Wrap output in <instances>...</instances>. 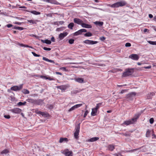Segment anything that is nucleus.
I'll use <instances>...</instances> for the list:
<instances>
[{
  "instance_id": "obj_1",
  "label": "nucleus",
  "mask_w": 156,
  "mask_h": 156,
  "mask_svg": "<svg viewBox=\"0 0 156 156\" xmlns=\"http://www.w3.org/2000/svg\"><path fill=\"white\" fill-rule=\"evenodd\" d=\"M140 115L139 114L136 115L135 117L131 119L124 121L123 124L128 126L130 124H133L136 121L137 119L139 117Z\"/></svg>"
},
{
  "instance_id": "obj_2",
  "label": "nucleus",
  "mask_w": 156,
  "mask_h": 156,
  "mask_svg": "<svg viewBox=\"0 0 156 156\" xmlns=\"http://www.w3.org/2000/svg\"><path fill=\"white\" fill-rule=\"evenodd\" d=\"M126 2L124 1H121L120 2H118L110 5L109 6L113 8H118L119 7H122L126 5Z\"/></svg>"
},
{
  "instance_id": "obj_3",
  "label": "nucleus",
  "mask_w": 156,
  "mask_h": 156,
  "mask_svg": "<svg viewBox=\"0 0 156 156\" xmlns=\"http://www.w3.org/2000/svg\"><path fill=\"white\" fill-rule=\"evenodd\" d=\"M80 123L76 125L75 127V131L74 133V137L76 139H78L79 138L78 135L80 132Z\"/></svg>"
},
{
  "instance_id": "obj_4",
  "label": "nucleus",
  "mask_w": 156,
  "mask_h": 156,
  "mask_svg": "<svg viewBox=\"0 0 156 156\" xmlns=\"http://www.w3.org/2000/svg\"><path fill=\"white\" fill-rule=\"evenodd\" d=\"M133 69H129L123 73L122 76L126 77L132 75L134 72Z\"/></svg>"
},
{
  "instance_id": "obj_5",
  "label": "nucleus",
  "mask_w": 156,
  "mask_h": 156,
  "mask_svg": "<svg viewBox=\"0 0 156 156\" xmlns=\"http://www.w3.org/2000/svg\"><path fill=\"white\" fill-rule=\"evenodd\" d=\"M136 95V93H135L132 92L127 94L126 95V98L128 101L132 100Z\"/></svg>"
},
{
  "instance_id": "obj_6",
  "label": "nucleus",
  "mask_w": 156,
  "mask_h": 156,
  "mask_svg": "<svg viewBox=\"0 0 156 156\" xmlns=\"http://www.w3.org/2000/svg\"><path fill=\"white\" fill-rule=\"evenodd\" d=\"M62 153L64 154L66 156H72V153L68 149H66L62 151Z\"/></svg>"
},
{
  "instance_id": "obj_7",
  "label": "nucleus",
  "mask_w": 156,
  "mask_h": 156,
  "mask_svg": "<svg viewBox=\"0 0 156 156\" xmlns=\"http://www.w3.org/2000/svg\"><path fill=\"white\" fill-rule=\"evenodd\" d=\"M23 84H21L19 86H15L11 87L10 89L15 91L19 90L22 89Z\"/></svg>"
},
{
  "instance_id": "obj_8",
  "label": "nucleus",
  "mask_w": 156,
  "mask_h": 156,
  "mask_svg": "<svg viewBox=\"0 0 156 156\" xmlns=\"http://www.w3.org/2000/svg\"><path fill=\"white\" fill-rule=\"evenodd\" d=\"M129 58L134 60L137 61L139 58V56L137 54H132L129 56Z\"/></svg>"
},
{
  "instance_id": "obj_9",
  "label": "nucleus",
  "mask_w": 156,
  "mask_h": 156,
  "mask_svg": "<svg viewBox=\"0 0 156 156\" xmlns=\"http://www.w3.org/2000/svg\"><path fill=\"white\" fill-rule=\"evenodd\" d=\"M83 43L88 44H97L98 42L97 41H93L89 40H86L83 41Z\"/></svg>"
},
{
  "instance_id": "obj_10",
  "label": "nucleus",
  "mask_w": 156,
  "mask_h": 156,
  "mask_svg": "<svg viewBox=\"0 0 156 156\" xmlns=\"http://www.w3.org/2000/svg\"><path fill=\"white\" fill-rule=\"evenodd\" d=\"M69 86L68 85H62L61 86H59L56 87L58 89H59L62 90H65Z\"/></svg>"
},
{
  "instance_id": "obj_11",
  "label": "nucleus",
  "mask_w": 156,
  "mask_h": 156,
  "mask_svg": "<svg viewBox=\"0 0 156 156\" xmlns=\"http://www.w3.org/2000/svg\"><path fill=\"white\" fill-rule=\"evenodd\" d=\"M36 113L37 114H40L42 115L43 117H48L49 116V115L48 113L42 112L40 111H37L36 112Z\"/></svg>"
},
{
  "instance_id": "obj_12",
  "label": "nucleus",
  "mask_w": 156,
  "mask_h": 156,
  "mask_svg": "<svg viewBox=\"0 0 156 156\" xmlns=\"http://www.w3.org/2000/svg\"><path fill=\"white\" fill-rule=\"evenodd\" d=\"M10 111L13 113L19 114L21 112V110L18 108H15L13 109H10Z\"/></svg>"
},
{
  "instance_id": "obj_13",
  "label": "nucleus",
  "mask_w": 156,
  "mask_h": 156,
  "mask_svg": "<svg viewBox=\"0 0 156 156\" xmlns=\"http://www.w3.org/2000/svg\"><path fill=\"white\" fill-rule=\"evenodd\" d=\"M68 34L66 32H64L62 33H61L59 35L58 37L60 40H62Z\"/></svg>"
},
{
  "instance_id": "obj_14",
  "label": "nucleus",
  "mask_w": 156,
  "mask_h": 156,
  "mask_svg": "<svg viewBox=\"0 0 156 156\" xmlns=\"http://www.w3.org/2000/svg\"><path fill=\"white\" fill-rule=\"evenodd\" d=\"M73 21L75 23L81 25L83 22V21L77 18H75L73 20Z\"/></svg>"
},
{
  "instance_id": "obj_15",
  "label": "nucleus",
  "mask_w": 156,
  "mask_h": 156,
  "mask_svg": "<svg viewBox=\"0 0 156 156\" xmlns=\"http://www.w3.org/2000/svg\"><path fill=\"white\" fill-rule=\"evenodd\" d=\"M82 27L83 28H92V26L90 25L86 24L84 23H82L81 25Z\"/></svg>"
},
{
  "instance_id": "obj_16",
  "label": "nucleus",
  "mask_w": 156,
  "mask_h": 156,
  "mask_svg": "<svg viewBox=\"0 0 156 156\" xmlns=\"http://www.w3.org/2000/svg\"><path fill=\"white\" fill-rule=\"evenodd\" d=\"M74 80L80 83H82L83 82L84 80L83 78L79 77H76L74 78Z\"/></svg>"
},
{
  "instance_id": "obj_17",
  "label": "nucleus",
  "mask_w": 156,
  "mask_h": 156,
  "mask_svg": "<svg viewBox=\"0 0 156 156\" xmlns=\"http://www.w3.org/2000/svg\"><path fill=\"white\" fill-rule=\"evenodd\" d=\"M98 109L96 108H93L92 109L91 115L93 116L96 115V113L98 111Z\"/></svg>"
},
{
  "instance_id": "obj_18",
  "label": "nucleus",
  "mask_w": 156,
  "mask_h": 156,
  "mask_svg": "<svg viewBox=\"0 0 156 156\" xmlns=\"http://www.w3.org/2000/svg\"><path fill=\"white\" fill-rule=\"evenodd\" d=\"M44 103L43 100L42 99L35 100V104L37 105H42Z\"/></svg>"
},
{
  "instance_id": "obj_19",
  "label": "nucleus",
  "mask_w": 156,
  "mask_h": 156,
  "mask_svg": "<svg viewBox=\"0 0 156 156\" xmlns=\"http://www.w3.org/2000/svg\"><path fill=\"white\" fill-rule=\"evenodd\" d=\"M99 138V137H92L89 139L88 141L90 142H93L98 140Z\"/></svg>"
},
{
  "instance_id": "obj_20",
  "label": "nucleus",
  "mask_w": 156,
  "mask_h": 156,
  "mask_svg": "<svg viewBox=\"0 0 156 156\" xmlns=\"http://www.w3.org/2000/svg\"><path fill=\"white\" fill-rule=\"evenodd\" d=\"M28 22L31 24H36L37 22L39 21L38 20H27Z\"/></svg>"
},
{
  "instance_id": "obj_21",
  "label": "nucleus",
  "mask_w": 156,
  "mask_h": 156,
  "mask_svg": "<svg viewBox=\"0 0 156 156\" xmlns=\"http://www.w3.org/2000/svg\"><path fill=\"white\" fill-rule=\"evenodd\" d=\"M94 23L96 25H98L100 27L102 26L103 24V22H102L95 21Z\"/></svg>"
},
{
  "instance_id": "obj_22",
  "label": "nucleus",
  "mask_w": 156,
  "mask_h": 156,
  "mask_svg": "<svg viewBox=\"0 0 156 156\" xmlns=\"http://www.w3.org/2000/svg\"><path fill=\"white\" fill-rule=\"evenodd\" d=\"M155 95V93L154 92L150 93L148 94L147 96V99H151L153 96Z\"/></svg>"
},
{
  "instance_id": "obj_23",
  "label": "nucleus",
  "mask_w": 156,
  "mask_h": 156,
  "mask_svg": "<svg viewBox=\"0 0 156 156\" xmlns=\"http://www.w3.org/2000/svg\"><path fill=\"white\" fill-rule=\"evenodd\" d=\"M68 141V139L66 138H61L60 139L59 142L60 143H62L64 142H67V141Z\"/></svg>"
},
{
  "instance_id": "obj_24",
  "label": "nucleus",
  "mask_w": 156,
  "mask_h": 156,
  "mask_svg": "<svg viewBox=\"0 0 156 156\" xmlns=\"http://www.w3.org/2000/svg\"><path fill=\"white\" fill-rule=\"evenodd\" d=\"M41 41L43 43H46L47 44H50L51 43V41L46 39L45 40H41Z\"/></svg>"
},
{
  "instance_id": "obj_25",
  "label": "nucleus",
  "mask_w": 156,
  "mask_h": 156,
  "mask_svg": "<svg viewBox=\"0 0 156 156\" xmlns=\"http://www.w3.org/2000/svg\"><path fill=\"white\" fill-rule=\"evenodd\" d=\"M43 59L45 61L47 62H50L52 63H55V62L53 60H50L48 59V58H45V57H43Z\"/></svg>"
},
{
  "instance_id": "obj_26",
  "label": "nucleus",
  "mask_w": 156,
  "mask_h": 156,
  "mask_svg": "<svg viewBox=\"0 0 156 156\" xmlns=\"http://www.w3.org/2000/svg\"><path fill=\"white\" fill-rule=\"evenodd\" d=\"M74 26V23H70L68 26L69 28L72 30Z\"/></svg>"
},
{
  "instance_id": "obj_27",
  "label": "nucleus",
  "mask_w": 156,
  "mask_h": 156,
  "mask_svg": "<svg viewBox=\"0 0 156 156\" xmlns=\"http://www.w3.org/2000/svg\"><path fill=\"white\" fill-rule=\"evenodd\" d=\"M108 149L109 150L112 151L115 149L114 146L113 145H109L108 146Z\"/></svg>"
},
{
  "instance_id": "obj_28",
  "label": "nucleus",
  "mask_w": 156,
  "mask_h": 156,
  "mask_svg": "<svg viewBox=\"0 0 156 156\" xmlns=\"http://www.w3.org/2000/svg\"><path fill=\"white\" fill-rule=\"evenodd\" d=\"M82 34V31L81 30V29L78 30V31L75 32L74 34V36H77L81 34Z\"/></svg>"
},
{
  "instance_id": "obj_29",
  "label": "nucleus",
  "mask_w": 156,
  "mask_h": 156,
  "mask_svg": "<svg viewBox=\"0 0 156 156\" xmlns=\"http://www.w3.org/2000/svg\"><path fill=\"white\" fill-rule=\"evenodd\" d=\"M27 101L29 103L35 104V100L31 98L28 99L27 100Z\"/></svg>"
},
{
  "instance_id": "obj_30",
  "label": "nucleus",
  "mask_w": 156,
  "mask_h": 156,
  "mask_svg": "<svg viewBox=\"0 0 156 156\" xmlns=\"http://www.w3.org/2000/svg\"><path fill=\"white\" fill-rule=\"evenodd\" d=\"M12 29H14L18 30H22L24 29V28L23 27L16 26L13 27Z\"/></svg>"
},
{
  "instance_id": "obj_31",
  "label": "nucleus",
  "mask_w": 156,
  "mask_h": 156,
  "mask_svg": "<svg viewBox=\"0 0 156 156\" xmlns=\"http://www.w3.org/2000/svg\"><path fill=\"white\" fill-rule=\"evenodd\" d=\"M30 12L32 13L35 15H40L41 14L40 12H38L34 10L30 11Z\"/></svg>"
},
{
  "instance_id": "obj_32",
  "label": "nucleus",
  "mask_w": 156,
  "mask_h": 156,
  "mask_svg": "<svg viewBox=\"0 0 156 156\" xmlns=\"http://www.w3.org/2000/svg\"><path fill=\"white\" fill-rule=\"evenodd\" d=\"M151 131L149 129H148L146 132V136L147 137H149L150 136Z\"/></svg>"
},
{
  "instance_id": "obj_33",
  "label": "nucleus",
  "mask_w": 156,
  "mask_h": 156,
  "mask_svg": "<svg viewBox=\"0 0 156 156\" xmlns=\"http://www.w3.org/2000/svg\"><path fill=\"white\" fill-rule=\"evenodd\" d=\"M9 151L8 149H5L1 152V154H5L9 153Z\"/></svg>"
},
{
  "instance_id": "obj_34",
  "label": "nucleus",
  "mask_w": 156,
  "mask_h": 156,
  "mask_svg": "<svg viewBox=\"0 0 156 156\" xmlns=\"http://www.w3.org/2000/svg\"><path fill=\"white\" fill-rule=\"evenodd\" d=\"M84 35L85 37H91L92 34L90 32H88L84 34Z\"/></svg>"
},
{
  "instance_id": "obj_35",
  "label": "nucleus",
  "mask_w": 156,
  "mask_h": 156,
  "mask_svg": "<svg viewBox=\"0 0 156 156\" xmlns=\"http://www.w3.org/2000/svg\"><path fill=\"white\" fill-rule=\"evenodd\" d=\"M26 101H24L23 102H19L18 104L17 105L19 106L22 105H24L26 104Z\"/></svg>"
},
{
  "instance_id": "obj_36",
  "label": "nucleus",
  "mask_w": 156,
  "mask_h": 156,
  "mask_svg": "<svg viewBox=\"0 0 156 156\" xmlns=\"http://www.w3.org/2000/svg\"><path fill=\"white\" fill-rule=\"evenodd\" d=\"M22 92L25 94H29L30 93L29 91L27 89H24L23 90Z\"/></svg>"
},
{
  "instance_id": "obj_37",
  "label": "nucleus",
  "mask_w": 156,
  "mask_h": 156,
  "mask_svg": "<svg viewBox=\"0 0 156 156\" xmlns=\"http://www.w3.org/2000/svg\"><path fill=\"white\" fill-rule=\"evenodd\" d=\"M149 43L152 45H156V41H147Z\"/></svg>"
},
{
  "instance_id": "obj_38",
  "label": "nucleus",
  "mask_w": 156,
  "mask_h": 156,
  "mask_svg": "<svg viewBox=\"0 0 156 156\" xmlns=\"http://www.w3.org/2000/svg\"><path fill=\"white\" fill-rule=\"evenodd\" d=\"M102 104V103H100L97 104L96 108L98 109Z\"/></svg>"
},
{
  "instance_id": "obj_39",
  "label": "nucleus",
  "mask_w": 156,
  "mask_h": 156,
  "mask_svg": "<svg viewBox=\"0 0 156 156\" xmlns=\"http://www.w3.org/2000/svg\"><path fill=\"white\" fill-rule=\"evenodd\" d=\"M76 109L74 105L71 108H70L69 110H68V112H70L71 111H72L73 110H74Z\"/></svg>"
},
{
  "instance_id": "obj_40",
  "label": "nucleus",
  "mask_w": 156,
  "mask_h": 156,
  "mask_svg": "<svg viewBox=\"0 0 156 156\" xmlns=\"http://www.w3.org/2000/svg\"><path fill=\"white\" fill-rule=\"evenodd\" d=\"M82 104H78L76 105H75L74 106L75 107V108L76 109V108H78L80 107V106H82Z\"/></svg>"
},
{
  "instance_id": "obj_41",
  "label": "nucleus",
  "mask_w": 156,
  "mask_h": 156,
  "mask_svg": "<svg viewBox=\"0 0 156 156\" xmlns=\"http://www.w3.org/2000/svg\"><path fill=\"white\" fill-rule=\"evenodd\" d=\"M42 77H44V78H46V79H48V80H54V79L51 78L50 77H46V76H42Z\"/></svg>"
},
{
  "instance_id": "obj_42",
  "label": "nucleus",
  "mask_w": 156,
  "mask_h": 156,
  "mask_svg": "<svg viewBox=\"0 0 156 156\" xmlns=\"http://www.w3.org/2000/svg\"><path fill=\"white\" fill-rule=\"evenodd\" d=\"M74 40L73 39H70L69 40V42L70 44H72L74 42Z\"/></svg>"
},
{
  "instance_id": "obj_43",
  "label": "nucleus",
  "mask_w": 156,
  "mask_h": 156,
  "mask_svg": "<svg viewBox=\"0 0 156 156\" xmlns=\"http://www.w3.org/2000/svg\"><path fill=\"white\" fill-rule=\"evenodd\" d=\"M150 123L151 124H152L154 122V119L153 118H151L149 120Z\"/></svg>"
},
{
  "instance_id": "obj_44",
  "label": "nucleus",
  "mask_w": 156,
  "mask_h": 156,
  "mask_svg": "<svg viewBox=\"0 0 156 156\" xmlns=\"http://www.w3.org/2000/svg\"><path fill=\"white\" fill-rule=\"evenodd\" d=\"M32 53L35 57H40V55L36 54L34 52H32Z\"/></svg>"
},
{
  "instance_id": "obj_45",
  "label": "nucleus",
  "mask_w": 156,
  "mask_h": 156,
  "mask_svg": "<svg viewBox=\"0 0 156 156\" xmlns=\"http://www.w3.org/2000/svg\"><path fill=\"white\" fill-rule=\"evenodd\" d=\"M43 48L44 50H46V51H50L51 49V48H47L46 47H44Z\"/></svg>"
},
{
  "instance_id": "obj_46",
  "label": "nucleus",
  "mask_w": 156,
  "mask_h": 156,
  "mask_svg": "<svg viewBox=\"0 0 156 156\" xmlns=\"http://www.w3.org/2000/svg\"><path fill=\"white\" fill-rule=\"evenodd\" d=\"M105 39V37L103 36H102L100 38V40L102 41H104Z\"/></svg>"
},
{
  "instance_id": "obj_47",
  "label": "nucleus",
  "mask_w": 156,
  "mask_h": 156,
  "mask_svg": "<svg viewBox=\"0 0 156 156\" xmlns=\"http://www.w3.org/2000/svg\"><path fill=\"white\" fill-rule=\"evenodd\" d=\"M19 45L21 47H27V48H29V46L28 45H25L23 44H20Z\"/></svg>"
},
{
  "instance_id": "obj_48",
  "label": "nucleus",
  "mask_w": 156,
  "mask_h": 156,
  "mask_svg": "<svg viewBox=\"0 0 156 156\" xmlns=\"http://www.w3.org/2000/svg\"><path fill=\"white\" fill-rule=\"evenodd\" d=\"M88 113H89L88 111V110H86L84 113V116H83L84 117H85L87 116V114Z\"/></svg>"
},
{
  "instance_id": "obj_49",
  "label": "nucleus",
  "mask_w": 156,
  "mask_h": 156,
  "mask_svg": "<svg viewBox=\"0 0 156 156\" xmlns=\"http://www.w3.org/2000/svg\"><path fill=\"white\" fill-rule=\"evenodd\" d=\"M131 46V44L129 43H127L125 44V46L126 47H130Z\"/></svg>"
},
{
  "instance_id": "obj_50",
  "label": "nucleus",
  "mask_w": 156,
  "mask_h": 156,
  "mask_svg": "<svg viewBox=\"0 0 156 156\" xmlns=\"http://www.w3.org/2000/svg\"><path fill=\"white\" fill-rule=\"evenodd\" d=\"M4 117L7 119H9L10 118V116L9 115H4Z\"/></svg>"
},
{
  "instance_id": "obj_51",
  "label": "nucleus",
  "mask_w": 156,
  "mask_h": 156,
  "mask_svg": "<svg viewBox=\"0 0 156 156\" xmlns=\"http://www.w3.org/2000/svg\"><path fill=\"white\" fill-rule=\"evenodd\" d=\"M126 91H127V90H122L120 92V94H123V93H124V92H126Z\"/></svg>"
},
{
  "instance_id": "obj_52",
  "label": "nucleus",
  "mask_w": 156,
  "mask_h": 156,
  "mask_svg": "<svg viewBox=\"0 0 156 156\" xmlns=\"http://www.w3.org/2000/svg\"><path fill=\"white\" fill-rule=\"evenodd\" d=\"M151 68V66H145L143 67V68H144L145 69H150Z\"/></svg>"
},
{
  "instance_id": "obj_53",
  "label": "nucleus",
  "mask_w": 156,
  "mask_h": 156,
  "mask_svg": "<svg viewBox=\"0 0 156 156\" xmlns=\"http://www.w3.org/2000/svg\"><path fill=\"white\" fill-rule=\"evenodd\" d=\"M13 25L11 24H8L6 25V27L8 28H10L12 27Z\"/></svg>"
},
{
  "instance_id": "obj_54",
  "label": "nucleus",
  "mask_w": 156,
  "mask_h": 156,
  "mask_svg": "<svg viewBox=\"0 0 156 156\" xmlns=\"http://www.w3.org/2000/svg\"><path fill=\"white\" fill-rule=\"evenodd\" d=\"M81 31H82V33L83 32H86L87 31V30L86 29H81Z\"/></svg>"
},
{
  "instance_id": "obj_55",
  "label": "nucleus",
  "mask_w": 156,
  "mask_h": 156,
  "mask_svg": "<svg viewBox=\"0 0 156 156\" xmlns=\"http://www.w3.org/2000/svg\"><path fill=\"white\" fill-rule=\"evenodd\" d=\"M51 41L52 42H54L55 41V38H54V37H52L51 38Z\"/></svg>"
},
{
  "instance_id": "obj_56",
  "label": "nucleus",
  "mask_w": 156,
  "mask_h": 156,
  "mask_svg": "<svg viewBox=\"0 0 156 156\" xmlns=\"http://www.w3.org/2000/svg\"><path fill=\"white\" fill-rule=\"evenodd\" d=\"M60 69L64 71L66 70V68L65 67H61V68H60Z\"/></svg>"
},
{
  "instance_id": "obj_57",
  "label": "nucleus",
  "mask_w": 156,
  "mask_h": 156,
  "mask_svg": "<svg viewBox=\"0 0 156 156\" xmlns=\"http://www.w3.org/2000/svg\"><path fill=\"white\" fill-rule=\"evenodd\" d=\"M15 24H18L19 25H20L21 24V23L18 22H16L14 23Z\"/></svg>"
},
{
  "instance_id": "obj_58",
  "label": "nucleus",
  "mask_w": 156,
  "mask_h": 156,
  "mask_svg": "<svg viewBox=\"0 0 156 156\" xmlns=\"http://www.w3.org/2000/svg\"><path fill=\"white\" fill-rule=\"evenodd\" d=\"M149 17L150 18H151L153 17V16L151 14H149Z\"/></svg>"
},
{
  "instance_id": "obj_59",
  "label": "nucleus",
  "mask_w": 156,
  "mask_h": 156,
  "mask_svg": "<svg viewBox=\"0 0 156 156\" xmlns=\"http://www.w3.org/2000/svg\"><path fill=\"white\" fill-rule=\"evenodd\" d=\"M48 108L49 109H52L53 108V106L51 105H49Z\"/></svg>"
},
{
  "instance_id": "obj_60",
  "label": "nucleus",
  "mask_w": 156,
  "mask_h": 156,
  "mask_svg": "<svg viewBox=\"0 0 156 156\" xmlns=\"http://www.w3.org/2000/svg\"><path fill=\"white\" fill-rule=\"evenodd\" d=\"M69 64H79V63H72V62H71V63H69Z\"/></svg>"
},
{
  "instance_id": "obj_61",
  "label": "nucleus",
  "mask_w": 156,
  "mask_h": 156,
  "mask_svg": "<svg viewBox=\"0 0 156 156\" xmlns=\"http://www.w3.org/2000/svg\"><path fill=\"white\" fill-rule=\"evenodd\" d=\"M56 73L57 74H59V75H62V73H61L59 72H56Z\"/></svg>"
},
{
  "instance_id": "obj_62",
  "label": "nucleus",
  "mask_w": 156,
  "mask_h": 156,
  "mask_svg": "<svg viewBox=\"0 0 156 156\" xmlns=\"http://www.w3.org/2000/svg\"><path fill=\"white\" fill-rule=\"evenodd\" d=\"M152 136H153V137H152L153 139L156 138V136L155 135H154V134H153L152 135Z\"/></svg>"
},
{
  "instance_id": "obj_63",
  "label": "nucleus",
  "mask_w": 156,
  "mask_h": 156,
  "mask_svg": "<svg viewBox=\"0 0 156 156\" xmlns=\"http://www.w3.org/2000/svg\"><path fill=\"white\" fill-rule=\"evenodd\" d=\"M153 20L156 22V16H154L153 18Z\"/></svg>"
},
{
  "instance_id": "obj_64",
  "label": "nucleus",
  "mask_w": 156,
  "mask_h": 156,
  "mask_svg": "<svg viewBox=\"0 0 156 156\" xmlns=\"http://www.w3.org/2000/svg\"><path fill=\"white\" fill-rule=\"evenodd\" d=\"M20 8H23V9H26V7H25V6H20L19 7Z\"/></svg>"
}]
</instances>
